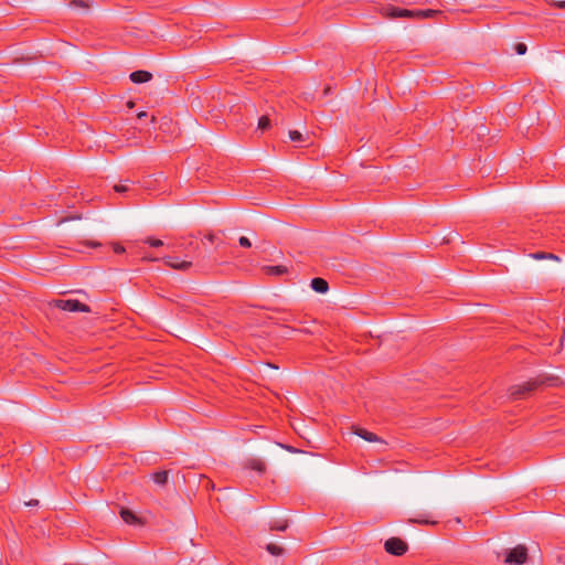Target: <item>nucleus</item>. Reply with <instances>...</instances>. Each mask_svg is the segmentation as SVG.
I'll use <instances>...</instances> for the list:
<instances>
[{
	"label": "nucleus",
	"mask_w": 565,
	"mask_h": 565,
	"mask_svg": "<svg viewBox=\"0 0 565 565\" xmlns=\"http://www.w3.org/2000/svg\"><path fill=\"white\" fill-rule=\"evenodd\" d=\"M439 10L426 9V10H408L394 6L385 8V15L391 19L397 18H411V19H427L439 14Z\"/></svg>",
	"instance_id": "nucleus-1"
},
{
	"label": "nucleus",
	"mask_w": 565,
	"mask_h": 565,
	"mask_svg": "<svg viewBox=\"0 0 565 565\" xmlns=\"http://www.w3.org/2000/svg\"><path fill=\"white\" fill-rule=\"evenodd\" d=\"M54 307L68 312H89L87 305L77 299H57L53 301Z\"/></svg>",
	"instance_id": "nucleus-2"
},
{
	"label": "nucleus",
	"mask_w": 565,
	"mask_h": 565,
	"mask_svg": "<svg viewBox=\"0 0 565 565\" xmlns=\"http://www.w3.org/2000/svg\"><path fill=\"white\" fill-rule=\"evenodd\" d=\"M540 384H543L542 381L532 380L524 382L522 384L513 385L510 387V395L513 399H520L525 397L527 394L533 392Z\"/></svg>",
	"instance_id": "nucleus-3"
},
{
	"label": "nucleus",
	"mask_w": 565,
	"mask_h": 565,
	"mask_svg": "<svg viewBox=\"0 0 565 565\" xmlns=\"http://www.w3.org/2000/svg\"><path fill=\"white\" fill-rule=\"evenodd\" d=\"M527 559V548L524 545H518L507 552L504 562L511 565H522Z\"/></svg>",
	"instance_id": "nucleus-4"
},
{
	"label": "nucleus",
	"mask_w": 565,
	"mask_h": 565,
	"mask_svg": "<svg viewBox=\"0 0 565 565\" xmlns=\"http://www.w3.org/2000/svg\"><path fill=\"white\" fill-rule=\"evenodd\" d=\"M384 547L387 553L395 556H401L407 552V544L398 537L386 540Z\"/></svg>",
	"instance_id": "nucleus-5"
},
{
	"label": "nucleus",
	"mask_w": 565,
	"mask_h": 565,
	"mask_svg": "<svg viewBox=\"0 0 565 565\" xmlns=\"http://www.w3.org/2000/svg\"><path fill=\"white\" fill-rule=\"evenodd\" d=\"M164 264L172 269L185 271L191 268L192 260L183 259L181 260L178 256H164L162 257Z\"/></svg>",
	"instance_id": "nucleus-6"
},
{
	"label": "nucleus",
	"mask_w": 565,
	"mask_h": 565,
	"mask_svg": "<svg viewBox=\"0 0 565 565\" xmlns=\"http://www.w3.org/2000/svg\"><path fill=\"white\" fill-rule=\"evenodd\" d=\"M129 78L135 84L147 83L152 78V74L148 71H135L129 75Z\"/></svg>",
	"instance_id": "nucleus-7"
},
{
	"label": "nucleus",
	"mask_w": 565,
	"mask_h": 565,
	"mask_svg": "<svg viewBox=\"0 0 565 565\" xmlns=\"http://www.w3.org/2000/svg\"><path fill=\"white\" fill-rule=\"evenodd\" d=\"M311 288L319 294H326L329 290V285L326 279L316 277L311 280Z\"/></svg>",
	"instance_id": "nucleus-8"
},
{
	"label": "nucleus",
	"mask_w": 565,
	"mask_h": 565,
	"mask_svg": "<svg viewBox=\"0 0 565 565\" xmlns=\"http://www.w3.org/2000/svg\"><path fill=\"white\" fill-rule=\"evenodd\" d=\"M354 434L370 443L381 440L374 433H371L364 428H355Z\"/></svg>",
	"instance_id": "nucleus-9"
},
{
	"label": "nucleus",
	"mask_w": 565,
	"mask_h": 565,
	"mask_svg": "<svg viewBox=\"0 0 565 565\" xmlns=\"http://www.w3.org/2000/svg\"><path fill=\"white\" fill-rule=\"evenodd\" d=\"M120 518L127 524H136L139 521L138 516L132 511L125 508L120 510Z\"/></svg>",
	"instance_id": "nucleus-10"
},
{
	"label": "nucleus",
	"mask_w": 565,
	"mask_h": 565,
	"mask_svg": "<svg viewBox=\"0 0 565 565\" xmlns=\"http://www.w3.org/2000/svg\"><path fill=\"white\" fill-rule=\"evenodd\" d=\"M263 271L268 276H280L287 273V268L285 266H265Z\"/></svg>",
	"instance_id": "nucleus-11"
},
{
	"label": "nucleus",
	"mask_w": 565,
	"mask_h": 565,
	"mask_svg": "<svg viewBox=\"0 0 565 565\" xmlns=\"http://www.w3.org/2000/svg\"><path fill=\"white\" fill-rule=\"evenodd\" d=\"M409 523H416V524H437V521L430 520L429 513L419 514L416 518H412L408 520Z\"/></svg>",
	"instance_id": "nucleus-12"
},
{
	"label": "nucleus",
	"mask_w": 565,
	"mask_h": 565,
	"mask_svg": "<svg viewBox=\"0 0 565 565\" xmlns=\"http://www.w3.org/2000/svg\"><path fill=\"white\" fill-rule=\"evenodd\" d=\"M168 479H169V471H167V470L157 471V472L152 473L153 482L159 486L167 484Z\"/></svg>",
	"instance_id": "nucleus-13"
},
{
	"label": "nucleus",
	"mask_w": 565,
	"mask_h": 565,
	"mask_svg": "<svg viewBox=\"0 0 565 565\" xmlns=\"http://www.w3.org/2000/svg\"><path fill=\"white\" fill-rule=\"evenodd\" d=\"M248 468L257 472H264L266 469L265 463L260 459H250L247 463Z\"/></svg>",
	"instance_id": "nucleus-14"
},
{
	"label": "nucleus",
	"mask_w": 565,
	"mask_h": 565,
	"mask_svg": "<svg viewBox=\"0 0 565 565\" xmlns=\"http://www.w3.org/2000/svg\"><path fill=\"white\" fill-rule=\"evenodd\" d=\"M266 551L273 556H280L284 553V548L275 543H268L266 545Z\"/></svg>",
	"instance_id": "nucleus-15"
},
{
	"label": "nucleus",
	"mask_w": 565,
	"mask_h": 565,
	"mask_svg": "<svg viewBox=\"0 0 565 565\" xmlns=\"http://www.w3.org/2000/svg\"><path fill=\"white\" fill-rule=\"evenodd\" d=\"M533 258L535 259H545V258H548V259H558V257L552 253H543V252H539V253H535L532 255Z\"/></svg>",
	"instance_id": "nucleus-16"
},
{
	"label": "nucleus",
	"mask_w": 565,
	"mask_h": 565,
	"mask_svg": "<svg viewBox=\"0 0 565 565\" xmlns=\"http://www.w3.org/2000/svg\"><path fill=\"white\" fill-rule=\"evenodd\" d=\"M270 127V120L267 116H262L258 119V129L260 130H267Z\"/></svg>",
	"instance_id": "nucleus-17"
},
{
	"label": "nucleus",
	"mask_w": 565,
	"mask_h": 565,
	"mask_svg": "<svg viewBox=\"0 0 565 565\" xmlns=\"http://www.w3.org/2000/svg\"><path fill=\"white\" fill-rule=\"evenodd\" d=\"M289 138L294 142H302L303 141V136L297 130H290Z\"/></svg>",
	"instance_id": "nucleus-18"
},
{
	"label": "nucleus",
	"mask_w": 565,
	"mask_h": 565,
	"mask_svg": "<svg viewBox=\"0 0 565 565\" xmlns=\"http://www.w3.org/2000/svg\"><path fill=\"white\" fill-rule=\"evenodd\" d=\"M146 244H149L150 246L152 247H161L164 245V243L161 241V239H158V238H152V237H148L146 241H145Z\"/></svg>",
	"instance_id": "nucleus-19"
},
{
	"label": "nucleus",
	"mask_w": 565,
	"mask_h": 565,
	"mask_svg": "<svg viewBox=\"0 0 565 565\" xmlns=\"http://www.w3.org/2000/svg\"><path fill=\"white\" fill-rule=\"evenodd\" d=\"M526 49L527 47L524 43H516L514 46V50H515L516 54H519V55L525 54Z\"/></svg>",
	"instance_id": "nucleus-20"
},
{
	"label": "nucleus",
	"mask_w": 565,
	"mask_h": 565,
	"mask_svg": "<svg viewBox=\"0 0 565 565\" xmlns=\"http://www.w3.org/2000/svg\"><path fill=\"white\" fill-rule=\"evenodd\" d=\"M238 243L242 247L249 248L252 246L250 241L246 236H241Z\"/></svg>",
	"instance_id": "nucleus-21"
},
{
	"label": "nucleus",
	"mask_w": 565,
	"mask_h": 565,
	"mask_svg": "<svg viewBox=\"0 0 565 565\" xmlns=\"http://www.w3.org/2000/svg\"><path fill=\"white\" fill-rule=\"evenodd\" d=\"M114 189L118 193H125L129 190V185L128 184H117L114 186Z\"/></svg>",
	"instance_id": "nucleus-22"
},
{
	"label": "nucleus",
	"mask_w": 565,
	"mask_h": 565,
	"mask_svg": "<svg viewBox=\"0 0 565 565\" xmlns=\"http://www.w3.org/2000/svg\"><path fill=\"white\" fill-rule=\"evenodd\" d=\"M71 6H72V7H76V8H77V7H81V8H88V4H87L85 1H83V0H73V1L71 2Z\"/></svg>",
	"instance_id": "nucleus-23"
},
{
	"label": "nucleus",
	"mask_w": 565,
	"mask_h": 565,
	"mask_svg": "<svg viewBox=\"0 0 565 565\" xmlns=\"http://www.w3.org/2000/svg\"><path fill=\"white\" fill-rule=\"evenodd\" d=\"M287 523H282V524H278V523H275L270 526V530H276V531H285L287 529Z\"/></svg>",
	"instance_id": "nucleus-24"
},
{
	"label": "nucleus",
	"mask_w": 565,
	"mask_h": 565,
	"mask_svg": "<svg viewBox=\"0 0 565 565\" xmlns=\"http://www.w3.org/2000/svg\"><path fill=\"white\" fill-rule=\"evenodd\" d=\"M114 252H115V253H117V254H121V253H124V252H125V248H124V246H121V245H119V244H116V245L114 246Z\"/></svg>",
	"instance_id": "nucleus-25"
},
{
	"label": "nucleus",
	"mask_w": 565,
	"mask_h": 565,
	"mask_svg": "<svg viewBox=\"0 0 565 565\" xmlns=\"http://www.w3.org/2000/svg\"><path fill=\"white\" fill-rule=\"evenodd\" d=\"M554 6L561 9H565V0L564 1H555Z\"/></svg>",
	"instance_id": "nucleus-26"
},
{
	"label": "nucleus",
	"mask_w": 565,
	"mask_h": 565,
	"mask_svg": "<svg viewBox=\"0 0 565 565\" xmlns=\"http://www.w3.org/2000/svg\"><path fill=\"white\" fill-rule=\"evenodd\" d=\"M204 238L212 243L214 242L215 236L213 234H207L204 236Z\"/></svg>",
	"instance_id": "nucleus-27"
},
{
	"label": "nucleus",
	"mask_w": 565,
	"mask_h": 565,
	"mask_svg": "<svg viewBox=\"0 0 565 565\" xmlns=\"http://www.w3.org/2000/svg\"><path fill=\"white\" fill-rule=\"evenodd\" d=\"M38 503H39L38 500H31V501L26 502L25 504L30 505V507H34V505H38Z\"/></svg>",
	"instance_id": "nucleus-28"
},
{
	"label": "nucleus",
	"mask_w": 565,
	"mask_h": 565,
	"mask_svg": "<svg viewBox=\"0 0 565 565\" xmlns=\"http://www.w3.org/2000/svg\"><path fill=\"white\" fill-rule=\"evenodd\" d=\"M137 117H138V119H142L143 117H147V113L140 111V113H138Z\"/></svg>",
	"instance_id": "nucleus-29"
},
{
	"label": "nucleus",
	"mask_w": 565,
	"mask_h": 565,
	"mask_svg": "<svg viewBox=\"0 0 565 565\" xmlns=\"http://www.w3.org/2000/svg\"><path fill=\"white\" fill-rule=\"evenodd\" d=\"M89 245H90V246H93V247H96V246H98L99 244H98V243H93V242H92V243H89Z\"/></svg>",
	"instance_id": "nucleus-30"
}]
</instances>
